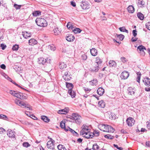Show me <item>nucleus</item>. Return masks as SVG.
<instances>
[{"label": "nucleus", "mask_w": 150, "mask_h": 150, "mask_svg": "<svg viewBox=\"0 0 150 150\" xmlns=\"http://www.w3.org/2000/svg\"><path fill=\"white\" fill-rule=\"evenodd\" d=\"M146 145L147 146L150 147V142L148 141L146 142Z\"/></svg>", "instance_id": "63"}, {"label": "nucleus", "mask_w": 150, "mask_h": 150, "mask_svg": "<svg viewBox=\"0 0 150 150\" xmlns=\"http://www.w3.org/2000/svg\"><path fill=\"white\" fill-rule=\"evenodd\" d=\"M93 134L92 132H90L89 131L87 132L86 133H84L83 134L81 135L86 138L90 139L93 137Z\"/></svg>", "instance_id": "9"}, {"label": "nucleus", "mask_w": 150, "mask_h": 150, "mask_svg": "<svg viewBox=\"0 0 150 150\" xmlns=\"http://www.w3.org/2000/svg\"><path fill=\"white\" fill-rule=\"evenodd\" d=\"M138 18L141 20H143L144 18V16L143 14L140 12H138L137 14Z\"/></svg>", "instance_id": "33"}, {"label": "nucleus", "mask_w": 150, "mask_h": 150, "mask_svg": "<svg viewBox=\"0 0 150 150\" xmlns=\"http://www.w3.org/2000/svg\"><path fill=\"white\" fill-rule=\"evenodd\" d=\"M0 119H1L6 120H7L8 119L7 116L4 115H0Z\"/></svg>", "instance_id": "46"}, {"label": "nucleus", "mask_w": 150, "mask_h": 150, "mask_svg": "<svg viewBox=\"0 0 150 150\" xmlns=\"http://www.w3.org/2000/svg\"><path fill=\"white\" fill-rule=\"evenodd\" d=\"M14 6L16 10L19 9L22 6V5H18L15 4H14Z\"/></svg>", "instance_id": "50"}, {"label": "nucleus", "mask_w": 150, "mask_h": 150, "mask_svg": "<svg viewBox=\"0 0 150 150\" xmlns=\"http://www.w3.org/2000/svg\"><path fill=\"white\" fill-rule=\"evenodd\" d=\"M67 28L68 29L71 28L72 29V28H73L74 27L72 25V23L70 22H69L67 25Z\"/></svg>", "instance_id": "47"}, {"label": "nucleus", "mask_w": 150, "mask_h": 150, "mask_svg": "<svg viewBox=\"0 0 150 150\" xmlns=\"http://www.w3.org/2000/svg\"><path fill=\"white\" fill-rule=\"evenodd\" d=\"M145 26L148 30H150V22H147L145 24Z\"/></svg>", "instance_id": "52"}, {"label": "nucleus", "mask_w": 150, "mask_h": 150, "mask_svg": "<svg viewBox=\"0 0 150 150\" xmlns=\"http://www.w3.org/2000/svg\"><path fill=\"white\" fill-rule=\"evenodd\" d=\"M99 106L102 108H104L105 106V104L103 100H101L98 103Z\"/></svg>", "instance_id": "30"}, {"label": "nucleus", "mask_w": 150, "mask_h": 150, "mask_svg": "<svg viewBox=\"0 0 150 150\" xmlns=\"http://www.w3.org/2000/svg\"><path fill=\"white\" fill-rule=\"evenodd\" d=\"M137 40V38H136L132 37L131 39V40L132 42H135Z\"/></svg>", "instance_id": "64"}, {"label": "nucleus", "mask_w": 150, "mask_h": 150, "mask_svg": "<svg viewBox=\"0 0 150 150\" xmlns=\"http://www.w3.org/2000/svg\"><path fill=\"white\" fill-rule=\"evenodd\" d=\"M91 55L93 56H95L97 54V51L94 48H92L90 50Z\"/></svg>", "instance_id": "27"}, {"label": "nucleus", "mask_w": 150, "mask_h": 150, "mask_svg": "<svg viewBox=\"0 0 150 150\" xmlns=\"http://www.w3.org/2000/svg\"><path fill=\"white\" fill-rule=\"evenodd\" d=\"M63 77L64 79L67 81H69L71 78V75L69 71L66 72Z\"/></svg>", "instance_id": "5"}, {"label": "nucleus", "mask_w": 150, "mask_h": 150, "mask_svg": "<svg viewBox=\"0 0 150 150\" xmlns=\"http://www.w3.org/2000/svg\"><path fill=\"white\" fill-rule=\"evenodd\" d=\"M129 75V74L127 71H125L122 72L121 74V77L122 79H125L127 78Z\"/></svg>", "instance_id": "12"}, {"label": "nucleus", "mask_w": 150, "mask_h": 150, "mask_svg": "<svg viewBox=\"0 0 150 150\" xmlns=\"http://www.w3.org/2000/svg\"><path fill=\"white\" fill-rule=\"evenodd\" d=\"M120 59L121 61L124 63L126 62L127 61V59L124 57H121V58Z\"/></svg>", "instance_id": "53"}, {"label": "nucleus", "mask_w": 150, "mask_h": 150, "mask_svg": "<svg viewBox=\"0 0 150 150\" xmlns=\"http://www.w3.org/2000/svg\"><path fill=\"white\" fill-rule=\"evenodd\" d=\"M99 148V146L96 144H93V146L92 149L93 150H98Z\"/></svg>", "instance_id": "43"}, {"label": "nucleus", "mask_w": 150, "mask_h": 150, "mask_svg": "<svg viewBox=\"0 0 150 150\" xmlns=\"http://www.w3.org/2000/svg\"><path fill=\"white\" fill-rule=\"evenodd\" d=\"M23 145L24 147L27 148L30 146V145L28 142H24L23 143Z\"/></svg>", "instance_id": "51"}, {"label": "nucleus", "mask_w": 150, "mask_h": 150, "mask_svg": "<svg viewBox=\"0 0 150 150\" xmlns=\"http://www.w3.org/2000/svg\"><path fill=\"white\" fill-rule=\"evenodd\" d=\"M66 87L69 88V89L72 90L73 88V86L71 83H66Z\"/></svg>", "instance_id": "37"}, {"label": "nucleus", "mask_w": 150, "mask_h": 150, "mask_svg": "<svg viewBox=\"0 0 150 150\" xmlns=\"http://www.w3.org/2000/svg\"><path fill=\"white\" fill-rule=\"evenodd\" d=\"M60 126L63 129H64L66 131H68V130L66 128L65 125V123L63 122V121H62L60 123Z\"/></svg>", "instance_id": "32"}, {"label": "nucleus", "mask_w": 150, "mask_h": 150, "mask_svg": "<svg viewBox=\"0 0 150 150\" xmlns=\"http://www.w3.org/2000/svg\"><path fill=\"white\" fill-rule=\"evenodd\" d=\"M48 48L51 50L54 51L56 49V48L53 45H51L48 46Z\"/></svg>", "instance_id": "44"}, {"label": "nucleus", "mask_w": 150, "mask_h": 150, "mask_svg": "<svg viewBox=\"0 0 150 150\" xmlns=\"http://www.w3.org/2000/svg\"><path fill=\"white\" fill-rule=\"evenodd\" d=\"M48 59H45L43 57H40L38 59V63L40 64H42L43 65L45 64V63H50V59H49L48 60Z\"/></svg>", "instance_id": "8"}, {"label": "nucleus", "mask_w": 150, "mask_h": 150, "mask_svg": "<svg viewBox=\"0 0 150 150\" xmlns=\"http://www.w3.org/2000/svg\"><path fill=\"white\" fill-rule=\"evenodd\" d=\"M99 69V65L98 64H96L93 68L91 69V71L93 72H96L98 71Z\"/></svg>", "instance_id": "21"}, {"label": "nucleus", "mask_w": 150, "mask_h": 150, "mask_svg": "<svg viewBox=\"0 0 150 150\" xmlns=\"http://www.w3.org/2000/svg\"><path fill=\"white\" fill-rule=\"evenodd\" d=\"M92 133L93 134V137L94 136L97 137L99 136V132L98 131H94Z\"/></svg>", "instance_id": "49"}, {"label": "nucleus", "mask_w": 150, "mask_h": 150, "mask_svg": "<svg viewBox=\"0 0 150 150\" xmlns=\"http://www.w3.org/2000/svg\"><path fill=\"white\" fill-rule=\"evenodd\" d=\"M6 131V130L4 129L2 127L0 128V134H2L4 132Z\"/></svg>", "instance_id": "58"}, {"label": "nucleus", "mask_w": 150, "mask_h": 150, "mask_svg": "<svg viewBox=\"0 0 150 150\" xmlns=\"http://www.w3.org/2000/svg\"><path fill=\"white\" fill-rule=\"evenodd\" d=\"M146 127L149 129H150V122L148 121L146 122Z\"/></svg>", "instance_id": "59"}, {"label": "nucleus", "mask_w": 150, "mask_h": 150, "mask_svg": "<svg viewBox=\"0 0 150 150\" xmlns=\"http://www.w3.org/2000/svg\"><path fill=\"white\" fill-rule=\"evenodd\" d=\"M71 4L73 7H75L76 6V4L73 1H71Z\"/></svg>", "instance_id": "62"}, {"label": "nucleus", "mask_w": 150, "mask_h": 150, "mask_svg": "<svg viewBox=\"0 0 150 150\" xmlns=\"http://www.w3.org/2000/svg\"><path fill=\"white\" fill-rule=\"evenodd\" d=\"M9 81H10L13 84H14L15 85H16L17 86L23 89H24L25 90H26V89H24V88H23L22 87L18 85L14 81H13V80H12V79H11L10 78H9Z\"/></svg>", "instance_id": "40"}, {"label": "nucleus", "mask_w": 150, "mask_h": 150, "mask_svg": "<svg viewBox=\"0 0 150 150\" xmlns=\"http://www.w3.org/2000/svg\"><path fill=\"white\" fill-rule=\"evenodd\" d=\"M66 39L68 41L72 42L74 39V37L72 34H68L66 36Z\"/></svg>", "instance_id": "14"}, {"label": "nucleus", "mask_w": 150, "mask_h": 150, "mask_svg": "<svg viewBox=\"0 0 150 150\" xmlns=\"http://www.w3.org/2000/svg\"><path fill=\"white\" fill-rule=\"evenodd\" d=\"M104 137L106 138L110 139H113L114 138V136H112L111 135L108 134L104 136Z\"/></svg>", "instance_id": "41"}, {"label": "nucleus", "mask_w": 150, "mask_h": 150, "mask_svg": "<svg viewBox=\"0 0 150 150\" xmlns=\"http://www.w3.org/2000/svg\"><path fill=\"white\" fill-rule=\"evenodd\" d=\"M72 31L75 33H80L81 31V30L80 28H75L74 27L72 28Z\"/></svg>", "instance_id": "29"}, {"label": "nucleus", "mask_w": 150, "mask_h": 150, "mask_svg": "<svg viewBox=\"0 0 150 150\" xmlns=\"http://www.w3.org/2000/svg\"><path fill=\"white\" fill-rule=\"evenodd\" d=\"M100 127H101L103 128V130L101 129L102 131L104 132H113L115 131V129L111 126L108 125H102L99 126Z\"/></svg>", "instance_id": "3"}, {"label": "nucleus", "mask_w": 150, "mask_h": 150, "mask_svg": "<svg viewBox=\"0 0 150 150\" xmlns=\"http://www.w3.org/2000/svg\"><path fill=\"white\" fill-rule=\"evenodd\" d=\"M9 93L13 96L21 99H25L27 98L26 96L24 95L25 94L20 92L10 90Z\"/></svg>", "instance_id": "1"}, {"label": "nucleus", "mask_w": 150, "mask_h": 150, "mask_svg": "<svg viewBox=\"0 0 150 150\" xmlns=\"http://www.w3.org/2000/svg\"><path fill=\"white\" fill-rule=\"evenodd\" d=\"M137 31L136 30H133L132 31V34L133 35L134 37H136L137 35Z\"/></svg>", "instance_id": "55"}, {"label": "nucleus", "mask_w": 150, "mask_h": 150, "mask_svg": "<svg viewBox=\"0 0 150 150\" xmlns=\"http://www.w3.org/2000/svg\"><path fill=\"white\" fill-rule=\"evenodd\" d=\"M137 4L139 7H142L144 6L145 2L143 0H138Z\"/></svg>", "instance_id": "25"}, {"label": "nucleus", "mask_w": 150, "mask_h": 150, "mask_svg": "<svg viewBox=\"0 0 150 150\" xmlns=\"http://www.w3.org/2000/svg\"><path fill=\"white\" fill-rule=\"evenodd\" d=\"M67 129H68V131H69L71 133H72L73 134H74V133L75 132V131L74 130L70 128L69 127H68Z\"/></svg>", "instance_id": "57"}, {"label": "nucleus", "mask_w": 150, "mask_h": 150, "mask_svg": "<svg viewBox=\"0 0 150 150\" xmlns=\"http://www.w3.org/2000/svg\"><path fill=\"white\" fill-rule=\"evenodd\" d=\"M54 140L48 141L47 144V148L51 149H53L54 148Z\"/></svg>", "instance_id": "10"}, {"label": "nucleus", "mask_w": 150, "mask_h": 150, "mask_svg": "<svg viewBox=\"0 0 150 150\" xmlns=\"http://www.w3.org/2000/svg\"><path fill=\"white\" fill-rule=\"evenodd\" d=\"M143 81L146 86H150V79L148 77L144 78L143 79Z\"/></svg>", "instance_id": "16"}, {"label": "nucleus", "mask_w": 150, "mask_h": 150, "mask_svg": "<svg viewBox=\"0 0 150 150\" xmlns=\"http://www.w3.org/2000/svg\"><path fill=\"white\" fill-rule=\"evenodd\" d=\"M1 68L4 69H6V66L4 64H2L0 66Z\"/></svg>", "instance_id": "61"}, {"label": "nucleus", "mask_w": 150, "mask_h": 150, "mask_svg": "<svg viewBox=\"0 0 150 150\" xmlns=\"http://www.w3.org/2000/svg\"><path fill=\"white\" fill-rule=\"evenodd\" d=\"M28 43L30 45L33 46L37 44V40L34 39H32L29 40Z\"/></svg>", "instance_id": "18"}, {"label": "nucleus", "mask_w": 150, "mask_h": 150, "mask_svg": "<svg viewBox=\"0 0 150 150\" xmlns=\"http://www.w3.org/2000/svg\"><path fill=\"white\" fill-rule=\"evenodd\" d=\"M7 134L9 137L11 138H14L15 137V132L13 131H12L10 129H8L7 131Z\"/></svg>", "instance_id": "13"}, {"label": "nucleus", "mask_w": 150, "mask_h": 150, "mask_svg": "<svg viewBox=\"0 0 150 150\" xmlns=\"http://www.w3.org/2000/svg\"><path fill=\"white\" fill-rule=\"evenodd\" d=\"M133 120V119L131 117H129L128 119H127L126 120V122L129 126H132V122Z\"/></svg>", "instance_id": "23"}, {"label": "nucleus", "mask_w": 150, "mask_h": 150, "mask_svg": "<svg viewBox=\"0 0 150 150\" xmlns=\"http://www.w3.org/2000/svg\"><path fill=\"white\" fill-rule=\"evenodd\" d=\"M127 10L130 13H133L134 11V8L132 5L129 6L127 8Z\"/></svg>", "instance_id": "22"}, {"label": "nucleus", "mask_w": 150, "mask_h": 150, "mask_svg": "<svg viewBox=\"0 0 150 150\" xmlns=\"http://www.w3.org/2000/svg\"><path fill=\"white\" fill-rule=\"evenodd\" d=\"M15 103L17 105H19L21 107L23 106V107H25L26 108H29L28 107L26 106V104L25 103L22 102L20 100L17 99H16L15 100Z\"/></svg>", "instance_id": "11"}, {"label": "nucleus", "mask_w": 150, "mask_h": 150, "mask_svg": "<svg viewBox=\"0 0 150 150\" xmlns=\"http://www.w3.org/2000/svg\"><path fill=\"white\" fill-rule=\"evenodd\" d=\"M116 36L118 38H119L120 40L121 41H122L123 40V39H124V38L125 37L122 34L118 35L117 34H116Z\"/></svg>", "instance_id": "42"}, {"label": "nucleus", "mask_w": 150, "mask_h": 150, "mask_svg": "<svg viewBox=\"0 0 150 150\" xmlns=\"http://www.w3.org/2000/svg\"><path fill=\"white\" fill-rule=\"evenodd\" d=\"M90 84L92 86L94 85H96L97 83V80L96 79H95L93 80L90 81Z\"/></svg>", "instance_id": "45"}, {"label": "nucleus", "mask_w": 150, "mask_h": 150, "mask_svg": "<svg viewBox=\"0 0 150 150\" xmlns=\"http://www.w3.org/2000/svg\"><path fill=\"white\" fill-rule=\"evenodd\" d=\"M18 45L16 44L13 46L12 49L13 50L17 51L18 50Z\"/></svg>", "instance_id": "48"}, {"label": "nucleus", "mask_w": 150, "mask_h": 150, "mask_svg": "<svg viewBox=\"0 0 150 150\" xmlns=\"http://www.w3.org/2000/svg\"><path fill=\"white\" fill-rule=\"evenodd\" d=\"M125 28L124 26L119 28V29L121 32H124Z\"/></svg>", "instance_id": "56"}, {"label": "nucleus", "mask_w": 150, "mask_h": 150, "mask_svg": "<svg viewBox=\"0 0 150 150\" xmlns=\"http://www.w3.org/2000/svg\"><path fill=\"white\" fill-rule=\"evenodd\" d=\"M116 65V63L115 61L110 60L109 62L108 66L110 67H115Z\"/></svg>", "instance_id": "26"}, {"label": "nucleus", "mask_w": 150, "mask_h": 150, "mask_svg": "<svg viewBox=\"0 0 150 150\" xmlns=\"http://www.w3.org/2000/svg\"><path fill=\"white\" fill-rule=\"evenodd\" d=\"M35 22L40 27H46L47 25L46 20L43 18H37Z\"/></svg>", "instance_id": "2"}, {"label": "nucleus", "mask_w": 150, "mask_h": 150, "mask_svg": "<svg viewBox=\"0 0 150 150\" xmlns=\"http://www.w3.org/2000/svg\"><path fill=\"white\" fill-rule=\"evenodd\" d=\"M69 111V108H66L64 109L59 110L58 113L61 114H65L66 113L68 112Z\"/></svg>", "instance_id": "15"}, {"label": "nucleus", "mask_w": 150, "mask_h": 150, "mask_svg": "<svg viewBox=\"0 0 150 150\" xmlns=\"http://www.w3.org/2000/svg\"><path fill=\"white\" fill-rule=\"evenodd\" d=\"M81 6L83 9H88L89 8V3L86 1L81 2Z\"/></svg>", "instance_id": "6"}, {"label": "nucleus", "mask_w": 150, "mask_h": 150, "mask_svg": "<svg viewBox=\"0 0 150 150\" xmlns=\"http://www.w3.org/2000/svg\"><path fill=\"white\" fill-rule=\"evenodd\" d=\"M82 129L81 130L80 133V135H83L84 133H86L87 132L90 131L88 129V126L83 125L81 127Z\"/></svg>", "instance_id": "7"}, {"label": "nucleus", "mask_w": 150, "mask_h": 150, "mask_svg": "<svg viewBox=\"0 0 150 150\" xmlns=\"http://www.w3.org/2000/svg\"><path fill=\"white\" fill-rule=\"evenodd\" d=\"M71 119L74 120L75 122L78 124H80L81 122V117L78 114L73 113L71 115Z\"/></svg>", "instance_id": "4"}, {"label": "nucleus", "mask_w": 150, "mask_h": 150, "mask_svg": "<svg viewBox=\"0 0 150 150\" xmlns=\"http://www.w3.org/2000/svg\"><path fill=\"white\" fill-rule=\"evenodd\" d=\"M61 30L56 28L53 30L54 34L56 35H59L61 32Z\"/></svg>", "instance_id": "24"}, {"label": "nucleus", "mask_w": 150, "mask_h": 150, "mask_svg": "<svg viewBox=\"0 0 150 150\" xmlns=\"http://www.w3.org/2000/svg\"><path fill=\"white\" fill-rule=\"evenodd\" d=\"M1 47L2 50H4L6 47V46L4 44H1Z\"/></svg>", "instance_id": "54"}, {"label": "nucleus", "mask_w": 150, "mask_h": 150, "mask_svg": "<svg viewBox=\"0 0 150 150\" xmlns=\"http://www.w3.org/2000/svg\"><path fill=\"white\" fill-rule=\"evenodd\" d=\"M41 119L44 122H47L50 121V119L48 118L47 117L45 116H42L41 117Z\"/></svg>", "instance_id": "35"}, {"label": "nucleus", "mask_w": 150, "mask_h": 150, "mask_svg": "<svg viewBox=\"0 0 150 150\" xmlns=\"http://www.w3.org/2000/svg\"><path fill=\"white\" fill-rule=\"evenodd\" d=\"M104 89L101 87L98 88L97 90V93L100 96H102L104 93Z\"/></svg>", "instance_id": "20"}, {"label": "nucleus", "mask_w": 150, "mask_h": 150, "mask_svg": "<svg viewBox=\"0 0 150 150\" xmlns=\"http://www.w3.org/2000/svg\"><path fill=\"white\" fill-rule=\"evenodd\" d=\"M68 93L72 98L75 97L76 95L74 91H72L71 89H69L68 91Z\"/></svg>", "instance_id": "28"}, {"label": "nucleus", "mask_w": 150, "mask_h": 150, "mask_svg": "<svg viewBox=\"0 0 150 150\" xmlns=\"http://www.w3.org/2000/svg\"><path fill=\"white\" fill-rule=\"evenodd\" d=\"M128 91V94L129 95H134L135 93V90L134 89L131 87H129L127 89Z\"/></svg>", "instance_id": "17"}, {"label": "nucleus", "mask_w": 150, "mask_h": 150, "mask_svg": "<svg viewBox=\"0 0 150 150\" xmlns=\"http://www.w3.org/2000/svg\"><path fill=\"white\" fill-rule=\"evenodd\" d=\"M67 65L64 62H61L59 65V67L61 69H63L64 68L66 67Z\"/></svg>", "instance_id": "34"}, {"label": "nucleus", "mask_w": 150, "mask_h": 150, "mask_svg": "<svg viewBox=\"0 0 150 150\" xmlns=\"http://www.w3.org/2000/svg\"><path fill=\"white\" fill-rule=\"evenodd\" d=\"M84 90L86 92H89L91 89L87 88H84Z\"/></svg>", "instance_id": "60"}, {"label": "nucleus", "mask_w": 150, "mask_h": 150, "mask_svg": "<svg viewBox=\"0 0 150 150\" xmlns=\"http://www.w3.org/2000/svg\"><path fill=\"white\" fill-rule=\"evenodd\" d=\"M137 50H139L140 52H144V50H146V48L143 45H141L138 47L137 48Z\"/></svg>", "instance_id": "31"}, {"label": "nucleus", "mask_w": 150, "mask_h": 150, "mask_svg": "<svg viewBox=\"0 0 150 150\" xmlns=\"http://www.w3.org/2000/svg\"><path fill=\"white\" fill-rule=\"evenodd\" d=\"M96 64H98L99 65L102 62V61L99 57H97L96 58Z\"/></svg>", "instance_id": "38"}, {"label": "nucleus", "mask_w": 150, "mask_h": 150, "mask_svg": "<svg viewBox=\"0 0 150 150\" xmlns=\"http://www.w3.org/2000/svg\"><path fill=\"white\" fill-rule=\"evenodd\" d=\"M32 14L34 16H37L41 15V12L39 11H36L33 12Z\"/></svg>", "instance_id": "36"}, {"label": "nucleus", "mask_w": 150, "mask_h": 150, "mask_svg": "<svg viewBox=\"0 0 150 150\" xmlns=\"http://www.w3.org/2000/svg\"><path fill=\"white\" fill-rule=\"evenodd\" d=\"M57 148L59 150H66L65 147L63 145L59 144L57 146Z\"/></svg>", "instance_id": "39"}, {"label": "nucleus", "mask_w": 150, "mask_h": 150, "mask_svg": "<svg viewBox=\"0 0 150 150\" xmlns=\"http://www.w3.org/2000/svg\"><path fill=\"white\" fill-rule=\"evenodd\" d=\"M22 35L25 38H28L30 37L31 35V33H28L27 32L25 31L23 32Z\"/></svg>", "instance_id": "19"}]
</instances>
